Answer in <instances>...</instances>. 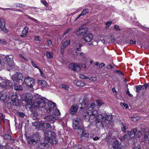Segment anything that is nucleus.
<instances>
[{"label": "nucleus", "instance_id": "obj_31", "mask_svg": "<svg viewBox=\"0 0 149 149\" xmlns=\"http://www.w3.org/2000/svg\"><path fill=\"white\" fill-rule=\"evenodd\" d=\"M55 110L53 112L54 115V116H60L61 115V113L59 111L58 109H56V108L54 109Z\"/></svg>", "mask_w": 149, "mask_h": 149}, {"label": "nucleus", "instance_id": "obj_27", "mask_svg": "<svg viewBox=\"0 0 149 149\" xmlns=\"http://www.w3.org/2000/svg\"><path fill=\"white\" fill-rule=\"evenodd\" d=\"M14 89L17 91H22L23 89V87L20 85L15 84L14 86Z\"/></svg>", "mask_w": 149, "mask_h": 149}, {"label": "nucleus", "instance_id": "obj_55", "mask_svg": "<svg viewBox=\"0 0 149 149\" xmlns=\"http://www.w3.org/2000/svg\"><path fill=\"white\" fill-rule=\"evenodd\" d=\"M113 148L114 149H121L119 146H118V145L113 146Z\"/></svg>", "mask_w": 149, "mask_h": 149}, {"label": "nucleus", "instance_id": "obj_17", "mask_svg": "<svg viewBox=\"0 0 149 149\" xmlns=\"http://www.w3.org/2000/svg\"><path fill=\"white\" fill-rule=\"evenodd\" d=\"M84 39L87 42H90L93 39V35L91 34H86L84 36Z\"/></svg>", "mask_w": 149, "mask_h": 149}, {"label": "nucleus", "instance_id": "obj_48", "mask_svg": "<svg viewBox=\"0 0 149 149\" xmlns=\"http://www.w3.org/2000/svg\"><path fill=\"white\" fill-rule=\"evenodd\" d=\"M84 148L83 146H79L74 147L73 149H84Z\"/></svg>", "mask_w": 149, "mask_h": 149}, {"label": "nucleus", "instance_id": "obj_62", "mask_svg": "<svg viewBox=\"0 0 149 149\" xmlns=\"http://www.w3.org/2000/svg\"><path fill=\"white\" fill-rule=\"evenodd\" d=\"M105 64L104 63H101L99 65V68H101L103 66L105 65Z\"/></svg>", "mask_w": 149, "mask_h": 149}, {"label": "nucleus", "instance_id": "obj_61", "mask_svg": "<svg viewBox=\"0 0 149 149\" xmlns=\"http://www.w3.org/2000/svg\"><path fill=\"white\" fill-rule=\"evenodd\" d=\"M41 2L44 5L47 6V1H41Z\"/></svg>", "mask_w": 149, "mask_h": 149}, {"label": "nucleus", "instance_id": "obj_2", "mask_svg": "<svg viewBox=\"0 0 149 149\" xmlns=\"http://www.w3.org/2000/svg\"><path fill=\"white\" fill-rule=\"evenodd\" d=\"M35 106L39 108V110L41 111L46 110L47 113H49L53 109L56 108L55 103L45 97L36 99L33 101Z\"/></svg>", "mask_w": 149, "mask_h": 149}, {"label": "nucleus", "instance_id": "obj_41", "mask_svg": "<svg viewBox=\"0 0 149 149\" xmlns=\"http://www.w3.org/2000/svg\"><path fill=\"white\" fill-rule=\"evenodd\" d=\"M70 43V40H66L63 43V44L64 45H65V46L66 47Z\"/></svg>", "mask_w": 149, "mask_h": 149}, {"label": "nucleus", "instance_id": "obj_21", "mask_svg": "<svg viewBox=\"0 0 149 149\" xmlns=\"http://www.w3.org/2000/svg\"><path fill=\"white\" fill-rule=\"evenodd\" d=\"M121 130L124 132H126V130L128 128V125L125 123H122L121 125Z\"/></svg>", "mask_w": 149, "mask_h": 149}, {"label": "nucleus", "instance_id": "obj_22", "mask_svg": "<svg viewBox=\"0 0 149 149\" xmlns=\"http://www.w3.org/2000/svg\"><path fill=\"white\" fill-rule=\"evenodd\" d=\"M136 132V129L131 130L130 132L129 138L131 139L133 138L135 136Z\"/></svg>", "mask_w": 149, "mask_h": 149}, {"label": "nucleus", "instance_id": "obj_20", "mask_svg": "<svg viewBox=\"0 0 149 149\" xmlns=\"http://www.w3.org/2000/svg\"><path fill=\"white\" fill-rule=\"evenodd\" d=\"M11 100L13 103V105H15L16 103L18 101L17 95L16 94L13 95L11 97Z\"/></svg>", "mask_w": 149, "mask_h": 149}, {"label": "nucleus", "instance_id": "obj_23", "mask_svg": "<svg viewBox=\"0 0 149 149\" xmlns=\"http://www.w3.org/2000/svg\"><path fill=\"white\" fill-rule=\"evenodd\" d=\"M28 29L27 27H25L24 29L23 30L22 33L20 35V36L24 38L26 37L27 34L28 33Z\"/></svg>", "mask_w": 149, "mask_h": 149}, {"label": "nucleus", "instance_id": "obj_51", "mask_svg": "<svg viewBox=\"0 0 149 149\" xmlns=\"http://www.w3.org/2000/svg\"><path fill=\"white\" fill-rule=\"evenodd\" d=\"M8 85L10 86H12L13 85L15 86V85L13 82H12V81H8Z\"/></svg>", "mask_w": 149, "mask_h": 149}, {"label": "nucleus", "instance_id": "obj_47", "mask_svg": "<svg viewBox=\"0 0 149 149\" xmlns=\"http://www.w3.org/2000/svg\"><path fill=\"white\" fill-rule=\"evenodd\" d=\"M77 86L81 87L84 86L85 85V84L84 83H80L79 82H77Z\"/></svg>", "mask_w": 149, "mask_h": 149}, {"label": "nucleus", "instance_id": "obj_35", "mask_svg": "<svg viewBox=\"0 0 149 149\" xmlns=\"http://www.w3.org/2000/svg\"><path fill=\"white\" fill-rule=\"evenodd\" d=\"M43 126L45 127L46 129H50L51 128V126L50 124L48 123H43Z\"/></svg>", "mask_w": 149, "mask_h": 149}, {"label": "nucleus", "instance_id": "obj_13", "mask_svg": "<svg viewBox=\"0 0 149 149\" xmlns=\"http://www.w3.org/2000/svg\"><path fill=\"white\" fill-rule=\"evenodd\" d=\"M45 120L49 122H52V123H54V121L58 119L57 117L54 116L53 115H50L47 116L45 118Z\"/></svg>", "mask_w": 149, "mask_h": 149}, {"label": "nucleus", "instance_id": "obj_19", "mask_svg": "<svg viewBox=\"0 0 149 149\" xmlns=\"http://www.w3.org/2000/svg\"><path fill=\"white\" fill-rule=\"evenodd\" d=\"M43 123H41L37 121H35L32 123L33 126L36 127V129L39 128L43 126Z\"/></svg>", "mask_w": 149, "mask_h": 149}, {"label": "nucleus", "instance_id": "obj_6", "mask_svg": "<svg viewBox=\"0 0 149 149\" xmlns=\"http://www.w3.org/2000/svg\"><path fill=\"white\" fill-rule=\"evenodd\" d=\"M87 28H84L83 26H81L79 27L78 29L75 31V33L77 36H83L87 33Z\"/></svg>", "mask_w": 149, "mask_h": 149}, {"label": "nucleus", "instance_id": "obj_3", "mask_svg": "<svg viewBox=\"0 0 149 149\" xmlns=\"http://www.w3.org/2000/svg\"><path fill=\"white\" fill-rule=\"evenodd\" d=\"M45 139L52 144H56L58 141L56 137V134L54 132L47 131L45 133Z\"/></svg>", "mask_w": 149, "mask_h": 149}, {"label": "nucleus", "instance_id": "obj_45", "mask_svg": "<svg viewBox=\"0 0 149 149\" xmlns=\"http://www.w3.org/2000/svg\"><path fill=\"white\" fill-rule=\"evenodd\" d=\"M19 56L22 58L24 60V61H28L29 60L28 58H27L26 57L22 55L21 54H19Z\"/></svg>", "mask_w": 149, "mask_h": 149}, {"label": "nucleus", "instance_id": "obj_50", "mask_svg": "<svg viewBox=\"0 0 149 149\" xmlns=\"http://www.w3.org/2000/svg\"><path fill=\"white\" fill-rule=\"evenodd\" d=\"M31 64H32V65H33V67H34L35 68H37L38 69V68H39L33 61H31Z\"/></svg>", "mask_w": 149, "mask_h": 149}, {"label": "nucleus", "instance_id": "obj_14", "mask_svg": "<svg viewBox=\"0 0 149 149\" xmlns=\"http://www.w3.org/2000/svg\"><path fill=\"white\" fill-rule=\"evenodd\" d=\"M1 29L4 33H7L8 30L5 27V21L4 19L1 18Z\"/></svg>", "mask_w": 149, "mask_h": 149}, {"label": "nucleus", "instance_id": "obj_25", "mask_svg": "<svg viewBox=\"0 0 149 149\" xmlns=\"http://www.w3.org/2000/svg\"><path fill=\"white\" fill-rule=\"evenodd\" d=\"M38 83L41 86L43 87H45L47 86V82L44 80L38 81Z\"/></svg>", "mask_w": 149, "mask_h": 149}, {"label": "nucleus", "instance_id": "obj_4", "mask_svg": "<svg viewBox=\"0 0 149 149\" xmlns=\"http://www.w3.org/2000/svg\"><path fill=\"white\" fill-rule=\"evenodd\" d=\"M40 140L39 135L38 133L33 134L31 138L28 141V143L31 145H35Z\"/></svg>", "mask_w": 149, "mask_h": 149}, {"label": "nucleus", "instance_id": "obj_5", "mask_svg": "<svg viewBox=\"0 0 149 149\" xmlns=\"http://www.w3.org/2000/svg\"><path fill=\"white\" fill-rule=\"evenodd\" d=\"M23 78V74L20 72H16L11 77V79L13 81H16L19 83L22 82Z\"/></svg>", "mask_w": 149, "mask_h": 149}, {"label": "nucleus", "instance_id": "obj_10", "mask_svg": "<svg viewBox=\"0 0 149 149\" xmlns=\"http://www.w3.org/2000/svg\"><path fill=\"white\" fill-rule=\"evenodd\" d=\"M96 123H100V125L102 126L103 125V123H105V121L104 120V117L102 114H99L97 113V118H96Z\"/></svg>", "mask_w": 149, "mask_h": 149}, {"label": "nucleus", "instance_id": "obj_38", "mask_svg": "<svg viewBox=\"0 0 149 149\" xmlns=\"http://www.w3.org/2000/svg\"><path fill=\"white\" fill-rule=\"evenodd\" d=\"M24 16L28 18L29 19H30L31 20H33L36 23H37L38 22V21L37 19H35L31 17L30 16H29V15H28L27 14H24Z\"/></svg>", "mask_w": 149, "mask_h": 149}, {"label": "nucleus", "instance_id": "obj_43", "mask_svg": "<svg viewBox=\"0 0 149 149\" xmlns=\"http://www.w3.org/2000/svg\"><path fill=\"white\" fill-rule=\"evenodd\" d=\"M17 115L20 117H23L24 116L25 114L23 112H18L17 113Z\"/></svg>", "mask_w": 149, "mask_h": 149}, {"label": "nucleus", "instance_id": "obj_15", "mask_svg": "<svg viewBox=\"0 0 149 149\" xmlns=\"http://www.w3.org/2000/svg\"><path fill=\"white\" fill-rule=\"evenodd\" d=\"M80 130L82 131L81 136L80 137L81 139V140L86 139L88 136V134L84 130L83 127H81Z\"/></svg>", "mask_w": 149, "mask_h": 149}, {"label": "nucleus", "instance_id": "obj_16", "mask_svg": "<svg viewBox=\"0 0 149 149\" xmlns=\"http://www.w3.org/2000/svg\"><path fill=\"white\" fill-rule=\"evenodd\" d=\"M48 145L47 142L44 143H40L36 146V148L39 149H44L45 147H47Z\"/></svg>", "mask_w": 149, "mask_h": 149}, {"label": "nucleus", "instance_id": "obj_34", "mask_svg": "<svg viewBox=\"0 0 149 149\" xmlns=\"http://www.w3.org/2000/svg\"><path fill=\"white\" fill-rule=\"evenodd\" d=\"M46 56L47 58H51L53 57L52 53L49 52H46Z\"/></svg>", "mask_w": 149, "mask_h": 149}, {"label": "nucleus", "instance_id": "obj_24", "mask_svg": "<svg viewBox=\"0 0 149 149\" xmlns=\"http://www.w3.org/2000/svg\"><path fill=\"white\" fill-rule=\"evenodd\" d=\"M2 136L5 139L10 140L12 143H13L14 141V139L12 138L11 136L9 134H6Z\"/></svg>", "mask_w": 149, "mask_h": 149}, {"label": "nucleus", "instance_id": "obj_29", "mask_svg": "<svg viewBox=\"0 0 149 149\" xmlns=\"http://www.w3.org/2000/svg\"><path fill=\"white\" fill-rule=\"evenodd\" d=\"M29 8L36 12H39L41 10L39 8L34 7H29Z\"/></svg>", "mask_w": 149, "mask_h": 149}, {"label": "nucleus", "instance_id": "obj_53", "mask_svg": "<svg viewBox=\"0 0 149 149\" xmlns=\"http://www.w3.org/2000/svg\"><path fill=\"white\" fill-rule=\"evenodd\" d=\"M112 23V22L111 21H110V22H107L106 23V27L109 28L111 24Z\"/></svg>", "mask_w": 149, "mask_h": 149}, {"label": "nucleus", "instance_id": "obj_56", "mask_svg": "<svg viewBox=\"0 0 149 149\" xmlns=\"http://www.w3.org/2000/svg\"><path fill=\"white\" fill-rule=\"evenodd\" d=\"M7 101L8 106L9 107H11V106L12 105V104H13V102H10L9 101Z\"/></svg>", "mask_w": 149, "mask_h": 149}, {"label": "nucleus", "instance_id": "obj_40", "mask_svg": "<svg viewBox=\"0 0 149 149\" xmlns=\"http://www.w3.org/2000/svg\"><path fill=\"white\" fill-rule=\"evenodd\" d=\"M80 78L82 79H88V77L87 76H86L83 74H80L79 75Z\"/></svg>", "mask_w": 149, "mask_h": 149}, {"label": "nucleus", "instance_id": "obj_9", "mask_svg": "<svg viewBox=\"0 0 149 149\" xmlns=\"http://www.w3.org/2000/svg\"><path fill=\"white\" fill-rule=\"evenodd\" d=\"M81 121L80 120L77 118L73 120V127L74 129H78L80 130L82 127H80V123Z\"/></svg>", "mask_w": 149, "mask_h": 149}, {"label": "nucleus", "instance_id": "obj_7", "mask_svg": "<svg viewBox=\"0 0 149 149\" xmlns=\"http://www.w3.org/2000/svg\"><path fill=\"white\" fill-rule=\"evenodd\" d=\"M24 81L26 85L30 88L32 87L34 85V79L29 77H27L25 78Z\"/></svg>", "mask_w": 149, "mask_h": 149}, {"label": "nucleus", "instance_id": "obj_30", "mask_svg": "<svg viewBox=\"0 0 149 149\" xmlns=\"http://www.w3.org/2000/svg\"><path fill=\"white\" fill-rule=\"evenodd\" d=\"M144 138L145 140L149 141V130L145 133L144 134Z\"/></svg>", "mask_w": 149, "mask_h": 149}, {"label": "nucleus", "instance_id": "obj_37", "mask_svg": "<svg viewBox=\"0 0 149 149\" xmlns=\"http://www.w3.org/2000/svg\"><path fill=\"white\" fill-rule=\"evenodd\" d=\"M89 13V10L88 9H85L83 10L81 13V15L82 16H84L87 13Z\"/></svg>", "mask_w": 149, "mask_h": 149}, {"label": "nucleus", "instance_id": "obj_1", "mask_svg": "<svg viewBox=\"0 0 149 149\" xmlns=\"http://www.w3.org/2000/svg\"><path fill=\"white\" fill-rule=\"evenodd\" d=\"M81 104L80 111L84 116V119L91 123L95 122L97 116V110L104 103L100 100L94 101L93 102H87L84 97L80 98L79 100Z\"/></svg>", "mask_w": 149, "mask_h": 149}, {"label": "nucleus", "instance_id": "obj_32", "mask_svg": "<svg viewBox=\"0 0 149 149\" xmlns=\"http://www.w3.org/2000/svg\"><path fill=\"white\" fill-rule=\"evenodd\" d=\"M7 97L9 98V97L7 96V94L5 93V94H2L1 96V100L3 101L6 99Z\"/></svg>", "mask_w": 149, "mask_h": 149}, {"label": "nucleus", "instance_id": "obj_36", "mask_svg": "<svg viewBox=\"0 0 149 149\" xmlns=\"http://www.w3.org/2000/svg\"><path fill=\"white\" fill-rule=\"evenodd\" d=\"M76 48L77 50L80 51L81 50V45L79 43H77L76 44Z\"/></svg>", "mask_w": 149, "mask_h": 149}, {"label": "nucleus", "instance_id": "obj_28", "mask_svg": "<svg viewBox=\"0 0 149 149\" xmlns=\"http://www.w3.org/2000/svg\"><path fill=\"white\" fill-rule=\"evenodd\" d=\"M112 116L110 115H107L106 116L105 118H104V121H105V123H106V124H107V122L106 120L107 121H109L111 120L112 119Z\"/></svg>", "mask_w": 149, "mask_h": 149}, {"label": "nucleus", "instance_id": "obj_57", "mask_svg": "<svg viewBox=\"0 0 149 149\" xmlns=\"http://www.w3.org/2000/svg\"><path fill=\"white\" fill-rule=\"evenodd\" d=\"M38 70L40 72L41 76L43 77H45V75L43 72L41 71V70L40 68H38Z\"/></svg>", "mask_w": 149, "mask_h": 149}, {"label": "nucleus", "instance_id": "obj_12", "mask_svg": "<svg viewBox=\"0 0 149 149\" xmlns=\"http://www.w3.org/2000/svg\"><path fill=\"white\" fill-rule=\"evenodd\" d=\"M69 68L74 71H78L80 67L79 65L77 63H72L69 65Z\"/></svg>", "mask_w": 149, "mask_h": 149}, {"label": "nucleus", "instance_id": "obj_39", "mask_svg": "<svg viewBox=\"0 0 149 149\" xmlns=\"http://www.w3.org/2000/svg\"><path fill=\"white\" fill-rule=\"evenodd\" d=\"M120 105L123 108L127 109L128 108V105L125 103H120Z\"/></svg>", "mask_w": 149, "mask_h": 149}, {"label": "nucleus", "instance_id": "obj_59", "mask_svg": "<svg viewBox=\"0 0 149 149\" xmlns=\"http://www.w3.org/2000/svg\"><path fill=\"white\" fill-rule=\"evenodd\" d=\"M32 104V102L31 100H28L27 101L26 105H30L31 106Z\"/></svg>", "mask_w": 149, "mask_h": 149}, {"label": "nucleus", "instance_id": "obj_64", "mask_svg": "<svg viewBox=\"0 0 149 149\" xmlns=\"http://www.w3.org/2000/svg\"><path fill=\"white\" fill-rule=\"evenodd\" d=\"M35 40L36 41H41V40L40 39V37H35Z\"/></svg>", "mask_w": 149, "mask_h": 149}, {"label": "nucleus", "instance_id": "obj_58", "mask_svg": "<svg viewBox=\"0 0 149 149\" xmlns=\"http://www.w3.org/2000/svg\"><path fill=\"white\" fill-rule=\"evenodd\" d=\"M126 94H128L129 95V96L130 97H132L133 96L132 94L130 93L128 89H127V90Z\"/></svg>", "mask_w": 149, "mask_h": 149}, {"label": "nucleus", "instance_id": "obj_8", "mask_svg": "<svg viewBox=\"0 0 149 149\" xmlns=\"http://www.w3.org/2000/svg\"><path fill=\"white\" fill-rule=\"evenodd\" d=\"M2 59L6 58L7 63L8 65L10 67L14 66V62L13 61V56H10L6 57L4 55L1 56Z\"/></svg>", "mask_w": 149, "mask_h": 149}, {"label": "nucleus", "instance_id": "obj_44", "mask_svg": "<svg viewBox=\"0 0 149 149\" xmlns=\"http://www.w3.org/2000/svg\"><path fill=\"white\" fill-rule=\"evenodd\" d=\"M78 56H79V57L82 59H83L85 58L84 54L83 52L80 53L79 55H78Z\"/></svg>", "mask_w": 149, "mask_h": 149}, {"label": "nucleus", "instance_id": "obj_60", "mask_svg": "<svg viewBox=\"0 0 149 149\" xmlns=\"http://www.w3.org/2000/svg\"><path fill=\"white\" fill-rule=\"evenodd\" d=\"M101 41L102 43H104V44H106L108 43H109L107 41H106L104 39H103V40H101Z\"/></svg>", "mask_w": 149, "mask_h": 149}, {"label": "nucleus", "instance_id": "obj_11", "mask_svg": "<svg viewBox=\"0 0 149 149\" xmlns=\"http://www.w3.org/2000/svg\"><path fill=\"white\" fill-rule=\"evenodd\" d=\"M79 107L77 105H72L70 109V113L72 115H74L77 111Z\"/></svg>", "mask_w": 149, "mask_h": 149}, {"label": "nucleus", "instance_id": "obj_18", "mask_svg": "<svg viewBox=\"0 0 149 149\" xmlns=\"http://www.w3.org/2000/svg\"><path fill=\"white\" fill-rule=\"evenodd\" d=\"M7 82L6 80L3 79L1 77V87L5 89L7 86Z\"/></svg>", "mask_w": 149, "mask_h": 149}, {"label": "nucleus", "instance_id": "obj_49", "mask_svg": "<svg viewBox=\"0 0 149 149\" xmlns=\"http://www.w3.org/2000/svg\"><path fill=\"white\" fill-rule=\"evenodd\" d=\"M131 118L132 120L134 121H136L138 120L139 119V117H132Z\"/></svg>", "mask_w": 149, "mask_h": 149}, {"label": "nucleus", "instance_id": "obj_52", "mask_svg": "<svg viewBox=\"0 0 149 149\" xmlns=\"http://www.w3.org/2000/svg\"><path fill=\"white\" fill-rule=\"evenodd\" d=\"M109 39H110L111 41V42H115V41L114 37L112 36L109 37Z\"/></svg>", "mask_w": 149, "mask_h": 149}, {"label": "nucleus", "instance_id": "obj_26", "mask_svg": "<svg viewBox=\"0 0 149 149\" xmlns=\"http://www.w3.org/2000/svg\"><path fill=\"white\" fill-rule=\"evenodd\" d=\"M60 88H63L67 91L69 90V86L66 84H61L59 85Z\"/></svg>", "mask_w": 149, "mask_h": 149}, {"label": "nucleus", "instance_id": "obj_42", "mask_svg": "<svg viewBox=\"0 0 149 149\" xmlns=\"http://www.w3.org/2000/svg\"><path fill=\"white\" fill-rule=\"evenodd\" d=\"M25 5L22 4L17 3L16 4V7L19 8H22L23 7H24Z\"/></svg>", "mask_w": 149, "mask_h": 149}, {"label": "nucleus", "instance_id": "obj_63", "mask_svg": "<svg viewBox=\"0 0 149 149\" xmlns=\"http://www.w3.org/2000/svg\"><path fill=\"white\" fill-rule=\"evenodd\" d=\"M130 44L135 45L136 43V41H133V40H131L130 41Z\"/></svg>", "mask_w": 149, "mask_h": 149}, {"label": "nucleus", "instance_id": "obj_46", "mask_svg": "<svg viewBox=\"0 0 149 149\" xmlns=\"http://www.w3.org/2000/svg\"><path fill=\"white\" fill-rule=\"evenodd\" d=\"M114 28L117 31H120V30L118 25H117L116 24L114 25Z\"/></svg>", "mask_w": 149, "mask_h": 149}, {"label": "nucleus", "instance_id": "obj_33", "mask_svg": "<svg viewBox=\"0 0 149 149\" xmlns=\"http://www.w3.org/2000/svg\"><path fill=\"white\" fill-rule=\"evenodd\" d=\"M136 92L137 93H139V91L141 90L142 89H143L144 88H142V86L141 85H139L137 86H136Z\"/></svg>", "mask_w": 149, "mask_h": 149}, {"label": "nucleus", "instance_id": "obj_54", "mask_svg": "<svg viewBox=\"0 0 149 149\" xmlns=\"http://www.w3.org/2000/svg\"><path fill=\"white\" fill-rule=\"evenodd\" d=\"M70 28H69L67 29L66 30H65L64 31V32L63 34V35H65L66 34H67L68 33L70 32Z\"/></svg>", "mask_w": 149, "mask_h": 149}]
</instances>
